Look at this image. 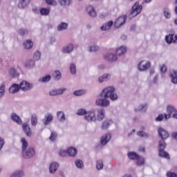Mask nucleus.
<instances>
[{"mask_svg": "<svg viewBox=\"0 0 177 177\" xmlns=\"http://www.w3.org/2000/svg\"><path fill=\"white\" fill-rule=\"evenodd\" d=\"M113 124V120H105L102 125V129H107L110 125Z\"/></svg>", "mask_w": 177, "mask_h": 177, "instance_id": "obj_36", "label": "nucleus"}, {"mask_svg": "<svg viewBox=\"0 0 177 177\" xmlns=\"http://www.w3.org/2000/svg\"><path fill=\"white\" fill-rule=\"evenodd\" d=\"M59 163L53 162L49 167L50 174H55L59 169Z\"/></svg>", "mask_w": 177, "mask_h": 177, "instance_id": "obj_19", "label": "nucleus"}, {"mask_svg": "<svg viewBox=\"0 0 177 177\" xmlns=\"http://www.w3.org/2000/svg\"><path fill=\"white\" fill-rule=\"evenodd\" d=\"M85 121L87 122H96V111L90 110L84 115Z\"/></svg>", "mask_w": 177, "mask_h": 177, "instance_id": "obj_3", "label": "nucleus"}, {"mask_svg": "<svg viewBox=\"0 0 177 177\" xmlns=\"http://www.w3.org/2000/svg\"><path fill=\"white\" fill-rule=\"evenodd\" d=\"M28 3H30V0H19L18 6L20 9H24Z\"/></svg>", "mask_w": 177, "mask_h": 177, "instance_id": "obj_32", "label": "nucleus"}, {"mask_svg": "<svg viewBox=\"0 0 177 177\" xmlns=\"http://www.w3.org/2000/svg\"><path fill=\"white\" fill-rule=\"evenodd\" d=\"M167 177H177V174L174 172L167 171Z\"/></svg>", "mask_w": 177, "mask_h": 177, "instance_id": "obj_59", "label": "nucleus"}, {"mask_svg": "<svg viewBox=\"0 0 177 177\" xmlns=\"http://www.w3.org/2000/svg\"><path fill=\"white\" fill-rule=\"evenodd\" d=\"M22 128L25 133L27 135V136H31V129L30 128V126L27 123H24L22 124Z\"/></svg>", "mask_w": 177, "mask_h": 177, "instance_id": "obj_25", "label": "nucleus"}, {"mask_svg": "<svg viewBox=\"0 0 177 177\" xmlns=\"http://www.w3.org/2000/svg\"><path fill=\"white\" fill-rule=\"evenodd\" d=\"M20 91V86L19 84H13L10 88H9V92L10 93H17Z\"/></svg>", "mask_w": 177, "mask_h": 177, "instance_id": "obj_20", "label": "nucleus"}, {"mask_svg": "<svg viewBox=\"0 0 177 177\" xmlns=\"http://www.w3.org/2000/svg\"><path fill=\"white\" fill-rule=\"evenodd\" d=\"M170 77L173 84H177V71H171L170 72Z\"/></svg>", "mask_w": 177, "mask_h": 177, "instance_id": "obj_30", "label": "nucleus"}, {"mask_svg": "<svg viewBox=\"0 0 177 177\" xmlns=\"http://www.w3.org/2000/svg\"><path fill=\"white\" fill-rule=\"evenodd\" d=\"M57 138V133H56V132H55V131H52L51 135L49 138L50 140H51V142H53V141L56 140Z\"/></svg>", "mask_w": 177, "mask_h": 177, "instance_id": "obj_54", "label": "nucleus"}, {"mask_svg": "<svg viewBox=\"0 0 177 177\" xmlns=\"http://www.w3.org/2000/svg\"><path fill=\"white\" fill-rule=\"evenodd\" d=\"M4 145H5V140H3L2 138H0V150H2V147H3Z\"/></svg>", "mask_w": 177, "mask_h": 177, "instance_id": "obj_61", "label": "nucleus"}, {"mask_svg": "<svg viewBox=\"0 0 177 177\" xmlns=\"http://www.w3.org/2000/svg\"><path fill=\"white\" fill-rule=\"evenodd\" d=\"M21 142L22 145V147H21L22 151H24L25 150L27 149V147H28V142H27V140L24 138H22L21 139Z\"/></svg>", "mask_w": 177, "mask_h": 177, "instance_id": "obj_38", "label": "nucleus"}, {"mask_svg": "<svg viewBox=\"0 0 177 177\" xmlns=\"http://www.w3.org/2000/svg\"><path fill=\"white\" fill-rule=\"evenodd\" d=\"M125 21H127V16L123 15L116 19V21H115L114 26L116 28H120L121 26H122L123 24H125Z\"/></svg>", "mask_w": 177, "mask_h": 177, "instance_id": "obj_11", "label": "nucleus"}, {"mask_svg": "<svg viewBox=\"0 0 177 177\" xmlns=\"http://www.w3.org/2000/svg\"><path fill=\"white\" fill-rule=\"evenodd\" d=\"M75 165L78 168V169H83L84 168V162L82 160L77 159L75 161Z\"/></svg>", "mask_w": 177, "mask_h": 177, "instance_id": "obj_37", "label": "nucleus"}, {"mask_svg": "<svg viewBox=\"0 0 177 177\" xmlns=\"http://www.w3.org/2000/svg\"><path fill=\"white\" fill-rule=\"evenodd\" d=\"M137 134L138 135V136H140V138H149V133L142 131H138Z\"/></svg>", "mask_w": 177, "mask_h": 177, "instance_id": "obj_52", "label": "nucleus"}, {"mask_svg": "<svg viewBox=\"0 0 177 177\" xmlns=\"http://www.w3.org/2000/svg\"><path fill=\"white\" fill-rule=\"evenodd\" d=\"M151 66V63L149 61L142 60L138 64V68L139 71H147L149 68Z\"/></svg>", "mask_w": 177, "mask_h": 177, "instance_id": "obj_5", "label": "nucleus"}, {"mask_svg": "<svg viewBox=\"0 0 177 177\" xmlns=\"http://www.w3.org/2000/svg\"><path fill=\"white\" fill-rule=\"evenodd\" d=\"M167 111L173 116V118L177 120V109L172 105H169L167 107Z\"/></svg>", "mask_w": 177, "mask_h": 177, "instance_id": "obj_12", "label": "nucleus"}, {"mask_svg": "<svg viewBox=\"0 0 177 177\" xmlns=\"http://www.w3.org/2000/svg\"><path fill=\"white\" fill-rule=\"evenodd\" d=\"M10 75H11V77H18L19 76V73L16 71V68H11L10 69Z\"/></svg>", "mask_w": 177, "mask_h": 177, "instance_id": "obj_45", "label": "nucleus"}, {"mask_svg": "<svg viewBox=\"0 0 177 177\" xmlns=\"http://www.w3.org/2000/svg\"><path fill=\"white\" fill-rule=\"evenodd\" d=\"M67 153L71 157H75L77 156V149L74 147H70L67 149Z\"/></svg>", "mask_w": 177, "mask_h": 177, "instance_id": "obj_31", "label": "nucleus"}, {"mask_svg": "<svg viewBox=\"0 0 177 177\" xmlns=\"http://www.w3.org/2000/svg\"><path fill=\"white\" fill-rule=\"evenodd\" d=\"M147 110V104L145 103L139 105L135 109L136 111H141L142 113H145Z\"/></svg>", "mask_w": 177, "mask_h": 177, "instance_id": "obj_28", "label": "nucleus"}, {"mask_svg": "<svg viewBox=\"0 0 177 177\" xmlns=\"http://www.w3.org/2000/svg\"><path fill=\"white\" fill-rule=\"evenodd\" d=\"M18 32L21 35H26V34H28V30L27 29L20 28L19 29Z\"/></svg>", "mask_w": 177, "mask_h": 177, "instance_id": "obj_56", "label": "nucleus"}, {"mask_svg": "<svg viewBox=\"0 0 177 177\" xmlns=\"http://www.w3.org/2000/svg\"><path fill=\"white\" fill-rule=\"evenodd\" d=\"M0 95L1 97L5 95V84H1L0 86Z\"/></svg>", "mask_w": 177, "mask_h": 177, "instance_id": "obj_55", "label": "nucleus"}, {"mask_svg": "<svg viewBox=\"0 0 177 177\" xmlns=\"http://www.w3.org/2000/svg\"><path fill=\"white\" fill-rule=\"evenodd\" d=\"M35 65V63L34 62L33 60L27 61L26 63L25 64V66L27 68H31V67H34Z\"/></svg>", "mask_w": 177, "mask_h": 177, "instance_id": "obj_47", "label": "nucleus"}, {"mask_svg": "<svg viewBox=\"0 0 177 177\" xmlns=\"http://www.w3.org/2000/svg\"><path fill=\"white\" fill-rule=\"evenodd\" d=\"M33 45L32 41L28 39L24 43V48H25V49H31Z\"/></svg>", "mask_w": 177, "mask_h": 177, "instance_id": "obj_33", "label": "nucleus"}, {"mask_svg": "<svg viewBox=\"0 0 177 177\" xmlns=\"http://www.w3.org/2000/svg\"><path fill=\"white\" fill-rule=\"evenodd\" d=\"M57 118L60 122H64L66 121V114L62 111L57 112Z\"/></svg>", "mask_w": 177, "mask_h": 177, "instance_id": "obj_24", "label": "nucleus"}, {"mask_svg": "<svg viewBox=\"0 0 177 177\" xmlns=\"http://www.w3.org/2000/svg\"><path fill=\"white\" fill-rule=\"evenodd\" d=\"M165 147H167V144L164 140H159L158 142V151H159V157H162L163 158H167L169 160V154L167 153L165 151Z\"/></svg>", "mask_w": 177, "mask_h": 177, "instance_id": "obj_2", "label": "nucleus"}, {"mask_svg": "<svg viewBox=\"0 0 177 177\" xmlns=\"http://www.w3.org/2000/svg\"><path fill=\"white\" fill-rule=\"evenodd\" d=\"M99 50V46H97L96 44H93L89 46L88 52H97Z\"/></svg>", "mask_w": 177, "mask_h": 177, "instance_id": "obj_43", "label": "nucleus"}, {"mask_svg": "<svg viewBox=\"0 0 177 177\" xmlns=\"http://www.w3.org/2000/svg\"><path fill=\"white\" fill-rule=\"evenodd\" d=\"M110 139H111V135H110L109 133L102 136L100 140L101 145H102V146H105V145H107V143H109Z\"/></svg>", "mask_w": 177, "mask_h": 177, "instance_id": "obj_15", "label": "nucleus"}, {"mask_svg": "<svg viewBox=\"0 0 177 177\" xmlns=\"http://www.w3.org/2000/svg\"><path fill=\"white\" fill-rule=\"evenodd\" d=\"M51 76L50 75H46L43 77L39 79V82H49L50 81Z\"/></svg>", "mask_w": 177, "mask_h": 177, "instance_id": "obj_39", "label": "nucleus"}, {"mask_svg": "<svg viewBox=\"0 0 177 177\" xmlns=\"http://www.w3.org/2000/svg\"><path fill=\"white\" fill-rule=\"evenodd\" d=\"M31 124L33 126H35V125H37V124H38V117L37 116V115H35V114L32 115Z\"/></svg>", "mask_w": 177, "mask_h": 177, "instance_id": "obj_42", "label": "nucleus"}, {"mask_svg": "<svg viewBox=\"0 0 177 177\" xmlns=\"http://www.w3.org/2000/svg\"><path fill=\"white\" fill-rule=\"evenodd\" d=\"M34 60L38 61L41 59V52L36 51L33 55Z\"/></svg>", "mask_w": 177, "mask_h": 177, "instance_id": "obj_53", "label": "nucleus"}, {"mask_svg": "<svg viewBox=\"0 0 177 177\" xmlns=\"http://www.w3.org/2000/svg\"><path fill=\"white\" fill-rule=\"evenodd\" d=\"M87 112L88 111H86V110H85L84 109H80L77 110V115H86Z\"/></svg>", "mask_w": 177, "mask_h": 177, "instance_id": "obj_51", "label": "nucleus"}, {"mask_svg": "<svg viewBox=\"0 0 177 177\" xmlns=\"http://www.w3.org/2000/svg\"><path fill=\"white\" fill-rule=\"evenodd\" d=\"M35 155V151L33 148H29L22 151V156L24 158H31Z\"/></svg>", "mask_w": 177, "mask_h": 177, "instance_id": "obj_10", "label": "nucleus"}, {"mask_svg": "<svg viewBox=\"0 0 177 177\" xmlns=\"http://www.w3.org/2000/svg\"><path fill=\"white\" fill-rule=\"evenodd\" d=\"M59 3L62 6H68L71 3V0H59Z\"/></svg>", "mask_w": 177, "mask_h": 177, "instance_id": "obj_50", "label": "nucleus"}, {"mask_svg": "<svg viewBox=\"0 0 177 177\" xmlns=\"http://www.w3.org/2000/svg\"><path fill=\"white\" fill-rule=\"evenodd\" d=\"M53 121V115L50 113H48L45 115V117L43 120V123L44 125H49L50 122Z\"/></svg>", "mask_w": 177, "mask_h": 177, "instance_id": "obj_13", "label": "nucleus"}, {"mask_svg": "<svg viewBox=\"0 0 177 177\" xmlns=\"http://www.w3.org/2000/svg\"><path fill=\"white\" fill-rule=\"evenodd\" d=\"M25 175L26 174L24 173V170L19 169L14 171L10 177H24Z\"/></svg>", "mask_w": 177, "mask_h": 177, "instance_id": "obj_23", "label": "nucleus"}, {"mask_svg": "<svg viewBox=\"0 0 177 177\" xmlns=\"http://www.w3.org/2000/svg\"><path fill=\"white\" fill-rule=\"evenodd\" d=\"M136 161H137V162H136L137 165H145V158H142L139 156L137 158Z\"/></svg>", "mask_w": 177, "mask_h": 177, "instance_id": "obj_46", "label": "nucleus"}, {"mask_svg": "<svg viewBox=\"0 0 177 177\" xmlns=\"http://www.w3.org/2000/svg\"><path fill=\"white\" fill-rule=\"evenodd\" d=\"M73 94L75 95V96H81V95H82V91L81 90H79V91H75Z\"/></svg>", "mask_w": 177, "mask_h": 177, "instance_id": "obj_62", "label": "nucleus"}, {"mask_svg": "<svg viewBox=\"0 0 177 177\" xmlns=\"http://www.w3.org/2000/svg\"><path fill=\"white\" fill-rule=\"evenodd\" d=\"M127 53V47L121 46L116 49V55L121 56V55H125Z\"/></svg>", "mask_w": 177, "mask_h": 177, "instance_id": "obj_27", "label": "nucleus"}, {"mask_svg": "<svg viewBox=\"0 0 177 177\" xmlns=\"http://www.w3.org/2000/svg\"><path fill=\"white\" fill-rule=\"evenodd\" d=\"M53 77H54L55 81H59L62 78V73L59 71H55L53 74Z\"/></svg>", "mask_w": 177, "mask_h": 177, "instance_id": "obj_41", "label": "nucleus"}, {"mask_svg": "<svg viewBox=\"0 0 177 177\" xmlns=\"http://www.w3.org/2000/svg\"><path fill=\"white\" fill-rule=\"evenodd\" d=\"M113 21H110L107 24H104L101 27L102 31H107V30H110V28H111V26H113Z\"/></svg>", "mask_w": 177, "mask_h": 177, "instance_id": "obj_29", "label": "nucleus"}, {"mask_svg": "<svg viewBox=\"0 0 177 177\" xmlns=\"http://www.w3.org/2000/svg\"><path fill=\"white\" fill-rule=\"evenodd\" d=\"M165 41L167 44H175L177 41V35H169L166 36L165 37Z\"/></svg>", "mask_w": 177, "mask_h": 177, "instance_id": "obj_16", "label": "nucleus"}, {"mask_svg": "<svg viewBox=\"0 0 177 177\" xmlns=\"http://www.w3.org/2000/svg\"><path fill=\"white\" fill-rule=\"evenodd\" d=\"M127 156L130 160H137L139 155L135 152H129Z\"/></svg>", "mask_w": 177, "mask_h": 177, "instance_id": "obj_40", "label": "nucleus"}, {"mask_svg": "<svg viewBox=\"0 0 177 177\" xmlns=\"http://www.w3.org/2000/svg\"><path fill=\"white\" fill-rule=\"evenodd\" d=\"M110 78H111V75H110L109 73H105L98 78V82H100V84H102L103 82H105L106 81L110 80Z\"/></svg>", "mask_w": 177, "mask_h": 177, "instance_id": "obj_21", "label": "nucleus"}, {"mask_svg": "<svg viewBox=\"0 0 177 177\" xmlns=\"http://www.w3.org/2000/svg\"><path fill=\"white\" fill-rule=\"evenodd\" d=\"M34 87L32 84L24 80L19 84V89H21L23 92H27L28 91H31V89Z\"/></svg>", "mask_w": 177, "mask_h": 177, "instance_id": "obj_6", "label": "nucleus"}, {"mask_svg": "<svg viewBox=\"0 0 177 177\" xmlns=\"http://www.w3.org/2000/svg\"><path fill=\"white\" fill-rule=\"evenodd\" d=\"M70 71L71 74L75 75L77 73V66L74 64H71L70 66Z\"/></svg>", "mask_w": 177, "mask_h": 177, "instance_id": "obj_49", "label": "nucleus"}, {"mask_svg": "<svg viewBox=\"0 0 177 177\" xmlns=\"http://www.w3.org/2000/svg\"><path fill=\"white\" fill-rule=\"evenodd\" d=\"M46 2L48 5H53V6H56V5H57L55 0H46Z\"/></svg>", "mask_w": 177, "mask_h": 177, "instance_id": "obj_57", "label": "nucleus"}, {"mask_svg": "<svg viewBox=\"0 0 177 177\" xmlns=\"http://www.w3.org/2000/svg\"><path fill=\"white\" fill-rule=\"evenodd\" d=\"M68 153L67 151L64 150V149H61L59 151V156H61V157H66V156H67Z\"/></svg>", "mask_w": 177, "mask_h": 177, "instance_id": "obj_58", "label": "nucleus"}, {"mask_svg": "<svg viewBox=\"0 0 177 177\" xmlns=\"http://www.w3.org/2000/svg\"><path fill=\"white\" fill-rule=\"evenodd\" d=\"M95 104L101 107H108V106H110V101L106 97L98 98L95 101Z\"/></svg>", "mask_w": 177, "mask_h": 177, "instance_id": "obj_7", "label": "nucleus"}, {"mask_svg": "<svg viewBox=\"0 0 177 177\" xmlns=\"http://www.w3.org/2000/svg\"><path fill=\"white\" fill-rule=\"evenodd\" d=\"M164 15L166 19H171V12H169V8H165L164 9Z\"/></svg>", "mask_w": 177, "mask_h": 177, "instance_id": "obj_48", "label": "nucleus"}, {"mask_svg": "<svg viewBox=\"0 0 177 177\" xmlns=\"http://www.w3.org/2000/svg\"><path fill=\"white\" fill-rule=\"evenodd\" d=\"M40 15L41 16H48L50 13V9L46 8H42L39 10Z\"/></svg>", "mask_w": 177, "mask_h": 177, "instance_id": "obj_34", "label": "nucleus"}, {"mask_svg": "<svg viewBox=\"0 0 177 177\" xmlns=\"http://www.w3.org/2000/svg\"><path fill=\"white\" fill-rule=\"evenodd\" d=\"M86 12L91 17H96L97 16L96 11L92 6H88L86 7Z\"/></svg>", "mask_w": 177, "mask_h": 177, "instance_id": "obj_22", "label": "nucleus"}, {"mask_svg": "<svg viewBox=\"0 0 177 177\" xmlns=\"http://www.w3.org/2000/svg\"><path fill=\"white\" fill-rule=\"evenodd\" d=\"M103 167H104V165H103V161L97 160L96 162V169H97V171H100V169H103Z\"/></svg>", "mask_w": 177, "mask_h": 177, "instance_id": "obj_44", "label": "nucleus"}, {"mask_svg": "<svg viewBox=\"0 0 177 177\" xmlns=\"http://www.w3.org/2000/svg\"><path fill=\"white\" fill-rule=\"evenodd\" d=\"M11 120L19 125L21 124V118H20V117H19V115L15 113L11 114Z\"/></svg>", "mask_w": 177, "mask_h": 177, "instance_id": "obj_26", "label": "nucleus"}, {"mask_svg": "<svg viewBox=\"0 0 177 177\" xmlns=\"http://www.w3.org/2000/svg\"><path fill=\"white\" fill-rule=\"evenodd\" d=\"M66 92V88H57V89H53L50 91V96H57V95H62Z\"/></svg>", "mask_w": 177, "mask_h": 177, "instance_id": "obj_14", "label": "nucleus"}, {"mask_svg": "<svg viewBox=\"0 0 177 177\" xmlns=\"http://www.w3.org/2000/svg\"><path fill=\"white\" fill-rule=\"evenodd\" d=\"M142 9H143V7L139 4V3H136L133 7L132 10L130 13L131 17H135L136 16H138L139 13L142 12Z\"/></svg>", "mask_w": 177, "mask_h": 177, "instance_id": "obj_4", "label": "nucleus"}, {"mask_svg": "<svg viewBox=\"0 0 177 177\" xmlns=\"http://www.w3.org/2000/svg\"><path fill=\"white\" fill-rule=\"evenodd\" d=\"M74 50V45L73 44H69L62 48L63 53H71Z\"/></svg>", "mask_w": 177, "mask_h": 177, "instance_id": "obj_17", "label": "nucleus"}, {"mask_svg": "<svg viewBox=\"0 0 177 177\" xmlns=\"http://www.w3.org/2000/svg\"><path fill=\"white\" fill-rule=\"evenodd\" d=\"M160 71H161V73H165L167 71V66H165V65H163L160 68Z\"/></svg>", "mask_w": 177, "mask_h": 177, "instance_id": "obj_63", "label": "nucleus"}, {"mask_svg": "<svg viewBox=\"0 0 177 177\" xmlns=\"http://www.w3.org/2000/svg\"><path fill=\"white\" fill-rule=\"evenodd\" d=\"M68 27V24L66 22H62L59 24L57 26V30L58 31H63L64 30H66V28Z\"/></svg>", "mask_w": 177, "mask_h": 177, "instance_id": "obj_35", "label": "nucleus"}, {"mask_svg": "<svg viewBox=\"0 0 177 177\" xmlns=\"http://www.w3.org/2000/svg\"><path fill=\"white\" fill-rule=\"evenodd\" d=\"M164 120V115L162 114L158 115V116L156 118V121L160 122Z\"/></svg>", "mask_w": 177, "mask_h": 177, "instance_id": "obj_60", "label": "nucleus"}, {"mask_svg": "<svg viewBox=\"0 0 177 177\" xmlns=\"http://www.w3.org/2000/svg\"><path fill=\"white\" fill-rule=\"evenodd\" d=\"M171 113H167V114L164 115V118H165V120H169V118H171Z\"/></svg>", "mask_w": 177, "mask_h": 177, "instance_id": "obj_64", "label": "nucleus"}, {"mask_svg": "<svg viewBox=\"0 0 177 177\" xmlns=\"http://www.w3.org/2000/svg\"><path fill=\"white\" fill-rule=\"evenodd\" d=\"M104 59L107 62H115V60H117V55L114 54L106 53L104 55Z\"/></svg>", "mask_w": 177, "mask_h": 177, "instance_id": "obj_18", "label": "nucleus"}, {"mask_svg": "<svg viewBox=\"0 0 177 177\" xmlns=\"http://www.w3.org/2000/svg\"><path fill=\"white\" fill-rule=\"evenodd\" d=\"M101 97H109L111 100L113 102H115L118 99V95L115 93V88L113 86H107L104 88L101 93H100Z\"/></svg>", "mask_w": 177, "mask_h": 177, "instance_id": "obj_1", "label": "nucleus"}, {"mask_svg": "<svg viewBox=\"0 0 177 177\" xmlns=\"http://www.w3.org/2000/svg\"><path fill=\"white\" fill-rule=\"evenodd\" d=\"M158 132L160 138H161L160 140H163V142H165V139H168V138H169V133L162 127H159Z\"/></svg>", "mask_w": 177, "mask_h": 177, "instance_id": "obj_8", "label": "nucleus"}, {"mask_svg": "<svg viewBox=\"0 0 177 177\" xmlns=\"http://www.w3.org/2000/svg\"><path fill=\"white\" fill-rule=\"evenodd\" d=\"M106 115V111L103 109H97L95 112V121H103Z\"/></svg>", "mask_w": 177, "mask_h": 177, "instance_id": "obj_9", "label": "nucleus"}]
</instances>
